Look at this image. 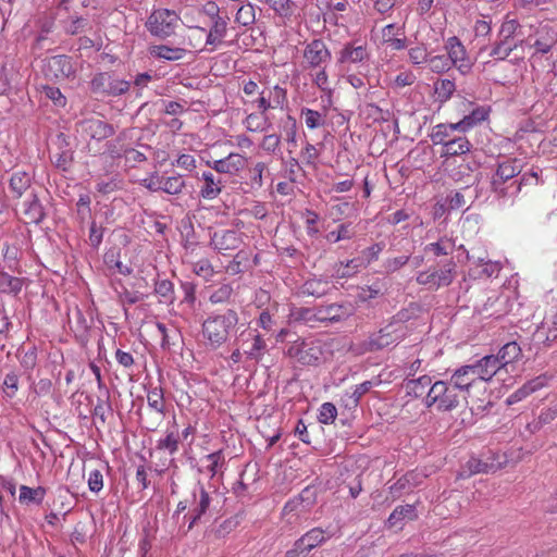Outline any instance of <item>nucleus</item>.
Listing matches in <instances>:
<instances>
[{"instance_id":"ea45409f","label":"nucleus","mask_w":557,"mask_h":557,"mask_svg":"<svg viewBox=\"0 0 557 557\" xmlns=\"http://www.w3.org/2000/svg\"><path fill=\"white\" fill-rule=\"evenodd\" d=\"M454 131H459V127L456 126V123L451 124H438L434 126L433 132L431 134V139L434 145H442L443 147L450 138V134Z\"/></svg>"},{"instance_id":"6e6552de","label":"nucleus","mask_w":557,"mask_h":557,"mask_svg":"<svg viewBox=\"0 0 557 557\" xmlns=\"http://www.w3.org/2000/svg\"><path fill=\"white\" fill-rule=\"evenodd\" d=\"M352 307L350 305L331 304L327 306H320L315 312L311 309H304L301 318L305 320H312L320 322H341L346 320L352 314Z\"/></svg>"},{"instance_id":"a19ab883","label":"nucleus","mask_w":557,"mask_h":557,"mask_svg":"<svg viewBox=\"0 0 557 557\" xmlns=\"http://www.w3.org/2000/svg\"><path fill=\"white\" fill-rule=\"evenodd\" d=\"M454 249L455 243L447 237H442L435 243H430L424 248L426 252H432L436 257L448 256L453 253Z\"/></svg>"},{"instance_id":"7c9ffc66","label":"nucleus","mask_w":557,"mask_h":557,"mask_svg":"<svg viewBox=\"0 0 557 557\" xmlns=\"http://www.w3.org/2000/svg\"><path fill=\"white\" fill-rule=\"evenodd\" d=\"M298 541V546H302L307 554L318 547L325 541L324 531L320 528H313L304 534Z\"/></svg>"},{"instance_id":"13d9d810","label":"nucleus","mask_w":557,"mask_h":557,"mask_svg":"<svg viewBox=\"0 0 557 557\" xmlns=\"http://www.w3.org/2000/svg\"><path fill=\"white\" fill-rule=\"evenodd\" d=\"M336 416L337 409L335 405L332 403H324L319 410L318 420L322 424H329L335 421Z\"/></svg>"},{"instance_id":"bb28decb","label":"nucleus","mask_w":557,"mask_h":557,"mask_svg":"<svg viewBox=\"0 0 557 557\" xmlns=\"http://www.w3.org/2000/svg\"><path fill=\"white\" fill-rule=\"evenodd\" d=\"M523 40L519 41H510L506 39H500L497 37L495 42L492 45V49L490 51V57L494 58L497 61L506 60L510 53L518 48V46L522 45Z\"/></svg>"},{"instance_id":"69168bd1","label":"nucleus","mask_w":557,"mask_h":557,"mask_svg":"<svg viewBox=\"0 0 557 557\" xmlns=\"http://www.w3.org/2000/svg\"><path fill=\"white\" fill-rule=\"evenodd\" d=\"M104 228L102 226H98L95 221L91 222L89 227V244L92 248H98L103 238Z\"/></svg>"},{"instance_id":"6ab92c4d","label":"nucleus","mask_w":557,"mask_h":557,"mask_svg":"<svg viewBox=\"0 0 557 557\" xmlns=\"http://www.w3.org/2000/svg\"><path fill=\"white\" fill-rule=\"evenodd\" d=\"M479 381H491L492 377L503 369V364L495 355H487L473 363Z\"/></svg>"},{"instance_id":"338daca9","label":"nucleus","mask_w":557,"mask_h":557,"mask_svg":"<svg viewBox=\"0 0 557 557\" xmlns=\"http://www.w3.org/2000/svg\"><path fill=\"white\" fill-rule=\"evenodd\" d=\"M44 94L47 98L52 100L55 106L64 107L66 104V98L58 87L45 86Z\"/></svg>"},{"instance_id":"052dcab7","label":"nucleus","mask_w":557,"mask_h":557,"mask_svg":"<svg viewBox=\"0 0 557 557\" xmlns=\"http://www.w3.org/2000/svg\"><path fill=\"white\" fill-rule=\"evenodd\" d=\"M380 381H364L358 385H356L351 398L354 401V405L357 406L363 395H366L373 386L377 385Z\"/></svg>"},{"instance_id":"49530a36","label":"nucleus","mask_w":557,"mask_h":557,"mask_svg":"<svg viewBox=\"0 0 557 557\" xmlns=\"http://www.w3.org/2000/svg\"><path fill=\"white\" fill-rule=\"evenodd\" d=\"M186 183L182 175L168 176L162 180L161 191L169 195H180L185 188Z\"/></svg>"},{"instance_id":"09e8293b","label":"nucleus","mask_w":557,"mask_h":557,"mask_svg":"<svg viewBox=\"0 0 557 557\" xmlns=\"http://www.w3.org/2000/svg\"><path fill=\"white\" fill-rule=\"evenodd\" d=\"M521 25L518 20H505L500 25L497 37L500 39L513 41L515 36L518 34Z\"/></svg>"},{"instance_id":"aec40b11","label":"nucleus","mask_w":557,"mask_h":557,"mask_svg":"<svg viewBox=\"0 0 557 557\" xmlns=\"http://www.w3.org/2000/svg\"><path fill=\"white\" fill-rule=\"evenodd\" d=\"M437 265L440 268H434L432 270V274H434L436 286L440 289L441 287L449 286L453 283L457 274V264L453 259H449L444 262H438Z\"/></svg>"},{"instance_id":"473e14b6","label":"nucleus","mask_w":557,"mask_h":557,"mask_svg":"<svg viewBox=\"0 0 557 557\" xmlns=\"http://www.w3.org/2000/svg\"><path fill=\"white\" fill-rule=\"evenodd\" d=\"M543 385L544 383L541 376L527 382L507 398V404L511 405L524 399L533 392L540 389Z\"/></svg>"},{"instance_id":"79ce46f5","label":"nucleus","mask_w":557,"mask_h":557,"mask_svg":"<svg viewBox=\"0 0 557 557\" xmlns=\"http://www.w3.org/2000/svg\"><path fill=\"white\" fill-rule=\"evenodd\" d=\"M148 406L160 414L165 413V401L163 389L160 386L151 387L147 393Z\"/></svg>"},{"instance_id":"e2e57ef3","label":"nucleus","mask_w":557,"mask_h":557,"mask_svg":"<svg viewBox=\"0 0 557 557\" xmlns=\"http://www.w3.org/2000/svg\"><path fill=\"white\" fill-rule=\"evenodd\" d=\"M410 261V256H399L385 260L383 267L386 273H394Z\"/></svg>"},{"instance_id":"c9c22d12","label":"nucleus","mask_w":557,"mask_h":557,"mask_svg":"<svg viewBox=\"0 0 557 557\" xmlns=\"http://www.w3.org/2000/svg\"><path fill=\"white\" fill-rule=\"evenodd\" d=\"M540 37L536 38L532 47L541 54L548 53L557 42L556 33L553 30L544 29L539 33Z\"/></svg>"},{"instance_id":"58836bf2","label":"nucleus","mask_w":557,"mask_h":557,"mask_svg":"<svg viewBox=\"0 0 557 557\" xmlns=\"http://www.w3.org/2000/svg\"><path fill=\"white\" fill-rule=\"evenodd\" d=\"M329 289V282L321 278L307 280L302 285V294L318 298L326 295Z\"/></svg>"},{"instance_id":"f3484780","label":"nucleus","mask_w":557,"mask_h":557,"mask_svg":"<svg viewBox=\"0 0 557 557\" xmlns=\"http://www.w3.org/2000/svg\"><path fill=\"white\" fill-rule=\"evenodd\" d=\"M304 58L310 67H318L331 59V52L321 39H314L305 48Z\"/></svg>"},{"instance_id":"bf43d9fd","label":"nucleus","mask_w":557,"mask_h":557,"mask_svg":"<svg viewBox=\"0 0 557 557\" xmlns=\"http://www.w3.org/2000/svg\"><path fill=\"white\" fill-rule=\"evenodd\" d=\"M233 294V288L230 284H222L209 297L212 304L226 302Z\"/></svg>"},{"instance_id":"dca6fc26","label":"nucleus","mask_w":557,"mask_h":557,"mask_svg":"<svg viewBox=\"0 0 557 557\" xmlns=\"http://www.w3.org/2000/svg\"><path fill=\"white\" fill-rule=\"evenodd\" d=\"M247 163V159L239 153H230L226 158L215 160L213 162L208 161L207 164L215 170L220 174L234 175L242 171Z\"/></svg>"},{"instance_id":"423d86ee","label":"nucleus","mask_w":557,"mask_h":557,"mask_svg":"<svg viewBox=\"0 0 557 557\" xmlns=\"http://www.w3.org/2000/svg\"><path fill=\"white\" fill-rule=\"evenodd\" d=\"M287 356L304 366H317L323 359L322 342L298 338L288 347Z\"/></svg>"},{"instance_id":"a878e982","label":"nucleus","mask_w":557,"mask_h":557,"mask_svg":"<svg viewBox=\"0 0 557 557\" xmlns=\"http://www.w3.org/2000/svg\"><path fill=\"white\" fill-rule=\"evenodd\" d=\"M417 518L416 507L413 505L397 506L387 519L391 528H401L405 520L412 521Z\"/></svg>"},{"instance_id":"774afa93","label":"nucleus","mask_w":557,"mask_h":557,"mask_svg":"<svg viewBox=\"0 0 557 557\" xmlns=\"http://www.w3.org/2000/svg\"><path fill=\"white\" fill-rule=\"evenodd\" d=\"M281 145V137L276 134L265 135L262 139L261 147L264 151L275 153Z\"/></svg>"},{"instance_id":"2eb2a0df","label":"nucleus","mask_w":557,"mask_h":557,"mask_svg":"<svg viewBox=\"0 0 557 557\" xmlns=\"http://www.w3.org/2000/svg\"><path fill=\"white\" fill-rule=\"evenodd\" d=\"M82 126L84 133L97 141L110 138L115 134V128L112 124L96 117L83 121Z\"/></svg>"},{"instance_id":"4d7b16f0","label":"nucleus","mask_w":557,"mask_h":557,"mask_svg":"<svg viewBox=\"0 0 557 557\" xmlns=\"http://www.w3.org/2000/svg\"><path fill=\"white\" fill-rule=\"evenodd\" d=\"M301 114L305 116V123L310 129H314L324 124L322 114L315 110L304 108Z\"/></svg>"},{"instance_id":"f704fd0d","label":"nucleus","mask_w":557,"mask_h":557,"mask_svg":"<svg viewBox=\"0 0 557 557\" xmlns=\"http://www.w3.org/2000/svg\"><path fill=\"white\" fill-rule=\"evenodd\" d=\"M317 490L313 486L305 487L298 495V497L289 500L284 509L293 511L297 508L298 504H302L305 508H309L315 503Z\"/></svg>"},{"instance_id":"6e6d98bb","label":"nucleus","mask_w":557,"mask_h":557,"mask_svg":"<svg viewBox=\"0 0 557 557\" xmlns=\"http://www.w3.org/2000/svg\"><path fill=\"white\" fill-rule=\"evenodd\" d=\"M180 437L173 432H169L164 438L158 441L157 448L168 450L171 455L178 450Z\"/></svg>"},{"instance_id":"cd10ccee","label":"nucleus","mask_w":557,"mask_h":557,"mask_svg":"<svg viewBox=\"0 0 557 557\" xmlns=\"http://www.w3.org/2000/svg\"><path fill=\"white\" fill-rule=\"evenodd\" d=\"M471 144L465 136L451 138L445 144L441 152L442 157L449 158L456 157L470 151Z\"/></svg>"},{"instance_id":"f8f14e48","label":"nucleus","mask_w":557,"mask_h":557,"mask_svg":"<svg viewBox=\"0 0 557 557\" xmlns=\"http://www.w3.org/2000/svg\"><path fill=\"white\" fill-rule=\"evenodd\" d=\"M44 71L47 77L54 79L67 78L75 72L71 58L65 54L53 55L47 59Z\"/></svg>"},{"instance_id":"9b49d317","label":"nucleus","mask_w":557,"mask_h":557,"mask_svg":"<svg viewBox=\"0 0 557 557\" xmlns=\"http://www.w3.org/2000/svg\"><path fill=\"white\" fill-rule=\"evenodd\" d=\"M447 58L451 61V66H456L463 75L471 71L472 63L467 57L466 48L458 37H449L446 41Z\"/></svg>"},{"instance_id":"864d4df0","label":"nucleus","mask_w":557,"mask_h":557,"mask_svg":"<svg viewBox=\"0 0 557 557\" xmlns=\"http://www.w3.org/2000/svg\"><path fill=\"white\" fill-rule=\"evenodd\" d=\"M154 293L160 296L164 302H172L174 299V286L169 280L157 281Z\"/></svg>"},{"instance_id":"0eeeda50","label":"nucleus","mask_w":557,"mask_h":557,"mask_svg":"<svg viewBox=\"0 0 557 557\" xmlns=\"http://www.w3.org/2000/svg\"><path fill=\"white\" fill-rule=\"evenodd\" d=\"M131 88V83L117 78L113 73L101 72L96 74L90 82V90L96 95L107 97H119L126 94Z\"/></svg>"},{"instance_id":"2f4dec72","label":"nucleus","mask_w":557,"mask_h":557,"mask_svg":"<svg viewBox=\"0 0 557 557\" xmlns=\"http://www.w3.org/2000/svg\"><path fill=\"white\" fill-rule=\"evenodd\" d=\"M25 278L12 276L9 273L0 272V292L3 294L18 295L23 288Z\"/></svg>"},{"instance_id":"412c9836","label":"nucleus","mask_w":557,"mask_h":557,"mask_svg":"<svg viewBox=\"0 0 557 557\" xmlns=\"http://www.w3.org/2000/svg\"><path fill=\"white\" fill-rule=\"evenodd\" d=\"M420 484V476L414 471L407 472L389 486V493L394 498L400 497L404 493H409Z\"/></svg>"},{"instance_id":"c756f323","label":"nucleus","mask_w":557,"mask_h":557,"mask_svg":"<svg viewBox=\"0 0 557 557\" xmlns=\"http://www.w3.org/2000/svg\"><path fill=\"white\" fill-rule=\"evenodd\" d=\"M495 356L499 359L503 367H506L509 363L518 361L522 357V349L517 342H508L500 347Z\"/></svg>"},{"instance_id":"37998d69","label":"nucleus","mask_w":557,"mask_h":557,"mask_svg":"<svg viewBox=\"0 0 557 557\" xmlns=\"http://www.w3.org/2000/svg\"><path fill=\"white\" fill-rule=\"evenodd\" d=\"M537 181H539V174L536 171L531 170L523 174L520 173V175L517 176V178H515L511 182V189H512L511 197L517 196L521 191L523 186L536 185Z\"/></svg>"},{"instance_id":"5fc2aeb1","label":"nucleus","mask_w":557,"mask_h":557,"mask_svg":"<svg viewBox=\"0 0 557 557\" xmlns=\"http://www.w3.org/2000/svg\"><path fill=\"white\" fill-rule=\"evenodd\" d=\"M428 63L434 73H443L451 69V61L446 54L430 57Z\"/></svg>"},{"instance_id":"20e7f679","label":"nucleus","mask_w":557,"mask_h":557,"mask_svg":"<svg viewBox=\"0 0 557 557\" xmlns=\"http://www.w3.org/2000/svg\"><path fill=\"white\" fill-rule=\"evenodd\" d=\"M462 400H467L466 395L461 394L449 381H436L426 393L425 406L436 405L441 411H451Z\"/></svg>"},{"instance_id":"72a5a7b5","label":"nucleus","mask_w":557,"mask_h":557,"mask_svg":"<svg viewBox=\"0 0 557 557\" xmlns=\"http://www.w3.org/2000/svg\"><path fill=\"white\" fill-rule=\"evenodd\" d=\"M487 117V110L484 107H476L469 114L465 115L462 120L456 123L460 132H466L472 128L478 123Z\"/></svg>"},{"instance_id":"b1692460","label":"nucleus","mask_w":557,"mask_h":557,"mask_svg":"<svg viewBox=\"0 0 557 557\" xmlns=\"http://www.w3.org/2000/svg\"><path fill=\"white\" fill-rule=\"evenodd\" d=\"M149 53L153 58L166 60V61H178L182 60L186 53L187 50L180 47H170L166 45H156L150 47Z\"/></svg>"},{"instance_id":"1a4fd4ad","label":"nucleus","mask_w":557,"mask_h":557,"mask_svg":"<svg viewBox=\"0 0 557 557\" xmlns=\"http://www.w3.org/2000/svg\"><path fill=\"white\" fill-rule=\"evenodd\" d=\"M191 496L193 503L190 505V511L184 516V519L188 520V531L202 520L207 511L210 509L212 502L209 493L199 483L195 485Z\"/></svg>"},{"instance_id":"a18cd8bd","label":"nucleus","mask_w":557,"mask_h":557,"mask_svg":"<svg viewBox=\"0 0 557 557\" xmlns=\"http://www.w3.org/2000/svg\"><path fill=\"white\" fill-rule=\"evenodd\" d=\"M455 90H456L455 83L447 78L438 79L434 84V91L436 95V100L442 103L449 100L450 97L453 96V94L455 92Z\"/></svg>"},{"instance_id":"39448f33","label":"nucleus","mask_w":557,"mask_h":557,"mask_svg":"<svg viewBox=\"0 0 557 557\" xmlns=\"http://www.w3.org/2000/svg\"><path fill=\"white\" fill-rule=\"evenodd\" d=\"M180 21L181 17L175 11L156 9L148 16L146 27L152 36L166 39L175 34Z\"/></svg>"},{"instance_id":"9d476101","label":"nucleus","mask_w":557,"mask_h":557,"mask_svg":"<svg viewBox=\"0 0 557 557\" xmlns=\"http://www.w3.org/2000/svg\"><path fill=\"white\" fill-rule=\"evenodd\" d=\"M16 207H20L26 224L38 225L46 219L45 207L35 190H30L26 198L21 203H17Z\"/></svg>"},{"instance_id":"603ef678","label":"nucleus","mask_w":557,"mask_h":557,"mask_svg":"<svg viewBox=\"0 0 557 557\" xmlns=\"http://www.w3.org/2000/svg\"><path fill=\"white\" fill-rule=\"evenodd\" d=\"M235 21L243 26H250L256 21L255 7L251 3L242 5L235 15Z\"/></svg>"},{"instance_id":"f03ea898","label":"nucleus","mask_w":557,"mask_h":557,"mask_svg":"<svg viewBox=\"0 0 557 557\" xmlns=\"http://www.w3.org/2000/svg\"><path fill=\"white\" fill-rule=\"evenodd\" d=\"M407 319H409L408 311H399L386 326L382 327L379 332L371 334L367 339L359 344L360 351H379L404 339L407 334V327L404 323Z\"/></svg>"},{"instance_id":"5701e85b","label":"nucleus","mask_w":557,"mask_h":557,"mask_svg":"<svg viewBox=\"0 0 557 557\" xmlns=\"http://www.w3.org/2000/svg\"><path fill=\"white\" fill-rule=\"evenodd\" d=\"M367 59H369V52L366 45L346 44L339 52L338 61L341 63H358Z\"/></svg>"},{"instance_id":"8fccbe9b","label":"nucleus","mask_w":557,"mask_h":557,"mask_svg":"<svg viewBox=\"0 0 557 557\" xmlns=\"http://www.w3.org/2000/svg\"><path fill=\"white\" fill-rule=\"evenodd\" d=\"M3 260L9 270L13 272H21L18 270V249L15 246H11L8 243L3 244Z\"/></svg>"},{"instance_id":"c85d7f7f","label":"nucleus","mask_w":557,"mask_h":557,"mask_svg":"<svg viewBox=\"0 0 557 557\" xmlns=\"http://www.w3.org/2000/svg\"><path fill=\"white\" fill-rule=\"evenodd\" d=\"M47 490L42 486H37L35 488L21 485L20 486V495H18V502L22 505H40L44 502V498L46 496Z\"/></svg>"},{"instance_id":"393cba45","label":"nucleus","mask_w":557,"mask_h":557,"mask_svg":"<svg viewBox=\"0 0 557 557\" xmlns=\"http://www.w3.org/2000/svg\"><path fill=\"white\" fill-rule=\"evenodd\" d=\"M202 180L205 185L200 189V196L205 199L216 198L223 188V181L216 178L212 172H203Z\"/></svg>"},{"instance_id":"4be33fe9","label":"nucleus","mask_w":557,"mask_h":557,"mask_svg":"<svg viewBox=\"0 0 557 557\" xmlns=\"http://www.w3.org/2000/svg\"><path fill=\"white\" fill-rule=\"evenodd\" d=\"M433 385L429 375H421L418 379H406L405 389L407 395L414 398L426 397L429 388Z\"/></svg>"},{"instance_id":"7ed1b4c3","label":"nucleus","mask_w":557,"mask_h":557,"mask_svg":"<svg viewBox=\"0 0 557 557\" xmlns=\"http://www.w3.org/2000/svg\"><path fill=\"white\" fill-rule=\"evenodd\" d=\"M522 169V161L518 158H504L497 161L490 184L491 191L497 199L511 197V182L520 175Z\"/></svg>"},{"instance_id":"0e129e2a","label":"nucleus","mask_w":557,"mask_h":557,"mask_svg":"<svg viewBox=\"0 0 557 557\" xmlns=\"http://www.w3.org/2000/svg\"><path fill=\"white\" fill-rule=\"evenodd\" d=\"M352 236L351 228L348 224H341L336 231H332L326 235L327 240L337 243L343 239H349Z\"/></svg>"},{"instance_id":"680f3d73","label":"nucleus","mask_w":557,"mask_h":557,"mask_svg":"<svg viewBox=\"0 0 557 557\" xmlns=\"http://www.w3.org/2000/svg\"><path fill=\"white\" fill-rule=\"evenodd\" d=\"M409 59L414 65H420L429 61V53L423 45L409 49Z\"/></svg>"},{"instance_id":"4c0bfd02","label":"nucleus","mask_w":557,"mask_h":557,"mask_svg":"<svg viewBox=\"0 0 557 557\" xmlns=\"http://www.w3.org/2000/svg\"><path fill=\"white\" fill-rule=\"evenodd\" d=\"M212 27L207 36L206 44L215 46L226 36L227 33V17L218 18L212 21Z\"/></svg>"},{"instance_id":"c03bdc74","label":"nucleus","mask_w":557,"mask_h":557,"mask_svg":"<svg viewBox=\"0 0 557 557\" xmlns=\"http://www.w3.org/2000/svg\"><path fill=\"white\" fill-rule=\"evenodd\" d=\"M245 125L249 132H263L271 126V123L263 113H250L245 120Z\"/></svg>"},{"instance_id":"de8ad7c7","label":"nucleus","mask_w":557,"mask_h":557,"mask_svg":"<svg viewBox=\"0 0 557 557\" xmlns=\"http://www.w3.org/2000/svg\"><path fill=\"white\" fill-rule=\"evenodd\" d=\"M494 466L488 465L487 462H483L482 460L478 458H470L466 466L463 467L460 475L461 476H469L475 473H486L488 472Z\"/></svg>"},{"instance_id":"4468645a","label":"nucleus","mask_w":557,"mask_h":557,"mask_svg":"<svg viewBox=\"0 0 557 557\" xmlns=\"http://www.w3.org/2000/svg\"><path fill=\"white\" fill-rule=\"evenodd\" d=\"M240 244V235L234 230L214 232L210 239V246L224 256L239 248Z\"/></svg>"},{"instance_id":"ddd939ff","label":"nucleus","mask_w":557,"mask_h":557,"mask_svg":"<svg viewBox=\"0 0 557 557\" xmlns=\"http://www.w3.org/2000/svg\"><path fill=\"white\" fill-rule=\"evenodd\" d=\"M448 381L467 397L470 388L479 381V376L473 364H466L456 369Z\"/></svg>"},{"instance_id":"3c124183","label":"nucleus","mask_w":557,"mask_h":557,"mask_svg":"<svg viewBox=\"0 0 557 557\" xmlns=\"http://www.w3.org/2000/svg\"><path fill=\"white\" fill-rule=\"evenodd\" d=\"M124 139V133H121L115 139L106 143L104 153L111 159H120L124 157L125 148L121 143Z\"/></svg>"},{"instance_id":"f257e3e1","label":"nucleus","mask_w":557,"mask_h":557,"mask_svg":"<svg viewBox=\"0 0 557 557\" xmlns=\"http://www.w3.org/2000/svg\"><path fill=\"white\" fill-rule=\"evenodd\" d=\"M238 313L234 309H227L223 313L209 315L201 325L203 338L212 349L224 345L238 324Z\"/></svg>"},{"instance_id":"a211bd4d","label":"nucleus","mask_w":557,"mask_h":557,"mask_svg":"<svg viewBox=\"0 0 557 557\" xmlns=\"http://www.w3.org/2000/svg\"><path fill=\"white\" fill-rule=\"evenodd\" d=\"M9 190L12 199H21L27 196L32 188V177L25 171H15L9 180Z\"/></svg>"},{"instance_id":"e433bc0d","label":"nucleus","mask_w":557,"mask_h":557,"mask_svg":"<svg viewBox=\"0 0 557 557\" xmlns=\"http://www.w3.org/2000/svg\"><path fill=\"white\" fill-rule=\"evenodd\" d=\"M239 524L237 516H232L222 521L215 520L210 529V533H213L215 537H224L234 531Z\"/></svg>"}]
</instances>
